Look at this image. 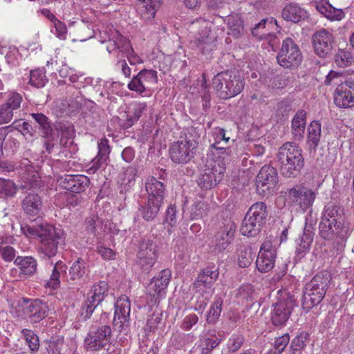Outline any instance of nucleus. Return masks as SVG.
Returning a JSON list of instances; mask_svg holds the SVG:
<instances>
[{
    "mask_svg": "<svg viewBox=\"0 0 354 354\" xmlns=\"http://www.w3.org/2000/svg\"><path fill=\"white\" fill-rule=\"evenodd\" d=\"M147 198L164 204L166 197V185L153 176H149L145 182Z\"/></svg>",
    "mask_w": 354,
    "mask_h": 354,
    "instance_id": "obj_24",
    "label": "nucleus"
},
{
    "mask_svg": "<svg viewBox=\"0 0 354 354\" xmlns=\"http://www.w3.org/2000/svg\"><path fill=\"white\" fill-rule=\"evenodd\" d=\"M22 209L29 216H39L43 203L40 196L36 193H28L21 203Z\"/></svg>",
    "mask_w": 354,
    "mask_h": 354,
    "instance_id": "obj_26",
    "label": "nucleus"
},
{
    "mask_svg": "<svg viewBox=\"0 0 354 354\" xmlns=\"http://www.w3.org/2000/svg\"><path fill=\"white\" fill-rule=\"evenodd\" d=\"M48 225H41L40 226H26L24 228V233L30 236H38L39 239L41 236V233L45 232Z\"/></svg>",
    "mask_w": 354,
    "mask_h": 354,
    "instance_id": "obj_61",
    "label": "nucleus"
},
{
    "mask_svg": "<svg viewBox=\"0 0 354 354\" xmlns=\"http://www.w3.org/2000/svg\"><path fill=\"white\" fill-rule=\"evenodd\" d=\"M309 337V334L306 331L301 332L290 343V354H300L301 351L306 346L305 342Z\"/></svg>",
    "mask_w": 354,
    "mask_h": 354,
    "instance_id": "obj_50",
    "label": "nucleus"
},
{
    "mask_svg": "<svg viewBox=\"0 0 354 354\" xmlns=\"http://www.w3.org/2000/svg\"><path fill=\"white\" fill-rule=\"evenodd\" d=\"M98 153L96 157L92 160V166L89 171L95 173L97 170L104 167L109 160L111 147L107 138H103L97 142Z\"/></svg>",
    "mask_w": 354,
    "mask_h": 354,
    "instance_id": "obj_25",
    "label": "nucleus"
},
{
    "mask_svg": "<svg viewBox=\"0 0 354 354\" xmlns=\"http://www.w3.org/2000/svg\"><path fill=\"white\" fill-rule=\"evenodd\" d=\"M228 35L238 38L243 32V24L239 15H231L227 17Z\"/></svg>",
    "mask_w": 354,
    "mask_h": 354,
    "instance_id": "obj_42",
    "label": "nucleus"
},
{
    "mask_svg": "<svg viewBox=\"0 0 354 354\" xmlns=\"http://www.w3.org/2000/svg\"><path fill=\"white\" fill-rule=\"evenodd\" d=\"M321 124L318 121H313L308 127V141L311 147L315 149L319 142L321 138Z\"/></svg>",
    "mask_w": 354,
    "mask_h": 354,
    "instance_id": "obj_43",
    "label": "nucleus"
},
{
    "mask_svg": "<svg viewBox=\"0 0 354 354\" xmlns=\"http://www.w3.org/2000/svg\"><path fill=\"white\" fill-rule=\"evenodd\" d=\"M212 153L214 156H217L222 158L220 162H224L225 160H230V158L236 154L235 149L231 147H225L220 145V141H215L209 146Z\"/></svg>",
    "mask_w": 354,
    "mask_h": 354,
    "instance_id": "obj_40",
    "label": "nucleus"
},
{
    "mask_svg": "<svg viewBox=\"0 0 354 354\" xmlns=\"http://www.w3.org/2000/svg\"><path fill=\"white\" fill-rule=\"evenodd\" d=\"M281 15L286 21L298 23L306 17V12L297 4L289 3L283 8Z\"/></svg>",
    "mask_w": 354,
    "mask_h": 354,
    "instance_id": "obj_33",
    "label": "nucleus"
},
{
    "mask_svg": "<svg viewBox=\"0 0 354 354\" xmlns=\"http://www.w3.org/2000/svg\"><path fill=\"white\" fill-rule=\"evenodd\" d=\"M330 280V273L327 271H322L306 284L302 302L304 308H312L322 301L328 288Z\"/></svg>",
    "mask_w": 354,
    "mask_h": 354,
    "instance_id": "obj_3",
    "label": "nucleus"
},
{
    "mask_svg": "<svg viewBox=\"0 0 354 354\" xmlns=\"http://www.w3.org/2000/svg\"><path fill=\"white\" fill-rule=\"evenodd\" d=\"M136 264L143 272L148 273L158 257L157 244L152 240L144 239L139 243Z\"/></svg>",
    "mask_w": 354,
    "mask_h": 354,
    "instance_id": "obj_9",
    "label": "nucleus"
},
{
    "mask_svg": "<svg viewBox=\"0 0 354 354\" xmlns=\"http://www.w3.org/2000/svg\"><path fill=\"white\" fill-rule=\"evenodd\" d=\"M198 322V317L196 314H189L183 319L180 324V328L183 330L189 331L197 324Z\"/></svg>",
    "mask_w": 354,
    "mask_h": 354,
    "instance_id": "obj_58",
    "label": "nucleus"
},
{
    "mask_svg": "<svg viewBox=\"0 0 354 354\" xmlns=\"http://www.w3.org/2000/svg\"><path fill=\"white\" fill-rule=\"evenodd\" d=\"M316 8L320 14L330 21H340L345 17L343 10L333 7L327 1L317 3Z\"/></svg>",
    "mask_w": 354,
    "mask_h": 354,
    "instance_id": "obj_31",
    "label": "nucleus"
},
{
    "mask_svg": "<svg viewBox=\"0 0 354 354\" xmlns=\"http://www.w3.org/2000/svg\"><path fill=\"white\" fill-rule=\"evenodd\" d=\"M290 342L288 333L276 337L272 343V348L270 352L271 354H281Z\"/></svg>",
    "mask_w": 354,
    "mask_h": 354,
    "instance_id": "obj_52",
    "label": "nucleus"
},
{
    "mask_svg": "<svg viewBox=\"0 0 354 354\" xmlns=\"http://www.w3.org/2000/svg\"><path fill=\"white\" fill-rule=\"evenodd\" d=\"M268 216L266 204L257 202L252 205L242 221L241 232L248 237L257 236L265 225Z\"/></svg>",
    "mask_w": 354,
    "mask_h": 354,
    "instance_id": "obj_4",
    "label": "nucleus"
},
{
    "mask_svg": "<svg viewBox=\"0 0 354 354\" xmlns=\"http://www.w3.org/2000/svg\"><path fill=\"white\" fill-rule=\"evenodd\" d=\"M315 53L320 57H325L333 49V36L326 29L316 31L312 37Z\"/></svg>",
    "mask_w": 354,
    "mask_h": 354,
    "instance_id": "obj_18",
    "label": "nucleus"
},
{
    "mask_svg": "<svg viewBox=\"0 0 354 354\" xmlns=\"http://www.w3.org/2000/svg\"><path fill=\"white\" fill-rule=\"evenodd\" d=\"M322 218L335 222L339 225H344V209L335 204H328L325 206Z\"/></svg>",
    "mask_w": 354,
    "mask_h": 354,
    "instance_id": "obj_35",
    "label": "nucleus"
},
{
    "mask_svg": "<svg viewBox=\"0 0 354 354\" xmlns=\"http://www.w3.org/2000/svg\"><path fill=\"white\" fill-rule=\"evenodd\" d=\"M160 5V0H138L136 8L141 18L149 21L154 18Z\"/></svg>",
    "mask_w": 354,
    "mask_h": 354,
    "instance_id": "obj_28",
    "label": "nucleus"
},
{
    "mask_svg": "<svg viewBox=\"0 0 354 354\" xmlns=\"http://www.w3.org/2000/svg\"><path fill=\"white\" fill-rule=\"evenodd\" d=\"M113 45L116 49L118 50V58H120V54L121 53V57H122L127 53H133V47L130 43V41L125 37L118 33L113 37Z\"/></svg>",
    "mask_w": 354,
    "mask_h": 354,
    "instance_id": "obj_44",
    "label": "nucleus"
},
{
    "mask_svg": "<svg viewBox=\"0 0 354 354\" xmlns=\"http://www.w3.org/2000/svg\"><path fill=\"white\" fill-rule=\"evenodd\" d=\"M86 272V261L82 258H78L72 264L68 273L66 274V280L72 286L80 284Z\"/></svg>",
    "mask_w": 354,
    "mask_h": 354,
    "instance_id": "obj_27",
    "label": "nucleus"
},
{
    "mask_svg": "<svg viewBox=\"0 0 354 354\" xmlns=\"http://www.w3.org/2000/svg\"><path fill=\"white\" fill-rule=\"evenodd\" d=\"M17 191V187L13 181L0 178V198L13 197Z\"/></svg>",
    "mask_w": 354,
    "mask_h": 354,
    "instance_id": "obj_49",
    "label": "nucleus"
},
{
    "mask_svg": "<svg viewBox=\"0 0 354 354\" xmlns=\"http://www.w3.org/2000/svg\"><path fill=\"white\" fill-rule=\"evenodd\" d=\"M219 276L218 268L215 266H207L203 269L194 283V288L196 291H204V288H211Z\"/></svg>",
    "mask_w": 354,
    "mask_h": 354,
    "instance_id": "obj_23",
    "label": "nucleus"
},
{
    "mask_svg": "<svg viewBox=\"0 0 354 354\" xmlns=\"http://www.w3.org/2000/svg\"><path fill=\"white\" fill-rule=\"evenodd\" d=\"M29 348L32 351H37L39 347V341L37 335L31 330L23 329L21 331Z\"/></svg>",
    "mask_w": 354,
    "mask_h": 354,
    "instance_id": "obj_54",
    "label": "nucleus"
},
{
    "mask_svg": "<svg viewBox=\"0 0 354 354\" xmlns=\"http://www.w3.org/2000/svg\"><path fill=\"white\" fill-rule=\"evenodd\" d=\"M306 122V112L299 110L292 120V133L295 140H301L304 138Z\"/></svg>",
    "mask_w": 354,
    "mask_h": 354,
    "instance_id": "obj_32",
    "label": "nucleus"
},
{
    "mask_svg": "<svg viewBox=\"0 0 354 354\" xmlns=\"http://www.w3.org/2000/svg\"><path fill=\"white\" fill-rule=\"evenodd\" d=\"M236 225L231 221L221 227L215 235L214 250L221 252L225 250L234 239Z\"/></svg>",
    "mask_w": 354,
    "mask_h": 354,
    "instance_id": "obj_21",
    "label": "nucleus"
},
{
    "mask_svg": "<svg viewBox=\"0 0 354 354\" xmlns=\"http://www.w3.org/2000/svg\"><path fill=\"white\" fill-rule=\"evenodd\" d=\"M108 283L106 281H101L99 283L93 285L91 290L87 295V297L93 298V300L100 304L108 295Z\"/></svg>",
    "mask_w": 354,
    "mask_h": 354,
    "instance_id": "obj_37",
    "label": "nucleus"
},
{
    "mask_svg": "<svg viewBox=\"0 0 354 354\" xmlns=\"http://www.w3.org/2000/svg\"><path fill=\"white\" fill-rule=\"evenodd\" d=\"M190 29L194 32L197 33L196 39L198 41V46L206 45L207 50H212L214 46L213 38L209 37L210 22L203 18H198L193 21ZM204 53L205 47H200Z\"/></svg>",
    "mask_w": 354,
    "mask_h": 354,
    "instance_id": "obj_19",
    "label": "nucleus"
},
{
    "mask_svg": "<svg viewBox=\"0 0 354 354\" xmlns=\"http://www.w3.org/2000/svg\"><path fill=\"white\" fill-rule=\"evenodd\" d=\"M225 171L223 162H216L214 160H207L201 167L197 179L198 185L204 189H210L223 179Z\"/></svg>",
    "mask_w": 354,
    "mask_h": 354,
    "instance_id": "obj_6",
    "label": "nucleus"
},
{
    "mask_svg": "<svg viewBox=\"0 0 354 354\" xmlns=\"http://www.w3.org/2000/svg\"><path fill=\"white\" fill-rule=\"evenodd\" d=\"M319 235L325 240H333L337 243L347 239L350 230L345 225H339L326 219H321L319 225Z\"/></svg>",
    "mask_w": 354,
    "mask_h": 354,
    "instance_id": "obj_15",
    "label": "nucleus"
},
{
    "mask_svg": "<svg viewBox=\"0 0 354 354\" xmlns=\"http://www.w3.org/2000/svg\"><path fill=\"white\" fill-rule=\"evenodd\" d=\"M171 279V271L162 270L157 277H153L147 287V291L152 297H161L165 294Z\"/></svg>",
    "mask_w": 354,
    "mask_h": 354,
    "instance_id": "obj_22",
    "label": "nucleus"
},
{
    "mask_svg": "<svg viewBox=\"0 0 354 354\" xmlns=\"http://www.w3.org/2000/svg\"><path fill=\"white\" fill-rule=\"evenodd\" d=\"M223 299L216 297L214 301L206 315V321L209 324H214L220 317L222 310Z\"/></svg>",
    "mask_w": 354,
    "mask_h": 354,
    "instance_id": "obj_45",
    "label": "nucleus"
},
{
    "mask_svg": "<svg viewBox=\"0 0 354 354\" xmlns=\"http://www.w3.org/2000/svg\"><path fill=\"white\" fill-rule=\"evenodd\" d=\"M22 96L18 93H12L5 103L9 108L16 111L20 108Z\"/></svg>",
    "mask_w": 354,
    "mask_h": 354,
    "instance_id": "obj_59",
    "label": "nucleus"
},
{
    "mask_svg": "<svg viewBox=\"0 0 354 354\" xmlns=\"http://www.w3.org/2000/svg\"><path fill=\"white\" fill-rule=\"evenodd\" d=\"M15 114V111L9 108L5 104L0 107V124L8 123L11 121Z\"/></svg>",
    "mask_w": 354,
    "mask_h": 354,
    "instance_id": "obj_60",
    "label": "nucleus"
},
{
    "mask_svg": "<svg viewBox=\"0 0 354 354\" xmlns=\"http://www.w3.org/2000/svg\"><path fill=\"white\" fill-rule=\"evenodd\" d=\"M286 194L289 201L303 211L313 205L317 196L316 192L311 189L301 185L288 189Z\"/></svg>",
    "mask_w": 354,
    "mask_h": 354,
    "instance_id": "obj_14",
    "label": "nucleus"
},
{
    "mask_svg": "<svg viewBox=\"0 0 354 354\" xmlns=\"http://www.w3.org/2000/svg\"><path fill=\"white\" fill-rule=\"evenodd\" d=\"M66 267L64 265L57 263L52 270L50 279L47 281L46 286L47 287L57 289L60 284V272H66Z\"/></svg>",
    "mask_w": 354,
    "mask_h": 354,
    "instance_id": "obj_51",
    "label": "nucleus"
},
{
    "mask_svg": "<svg viewBox=\"0 0 354 354\" xmlns=\"http://www.w3.org/2000/svg\"><path fill=\"white\" fill-rule=\"evenodd\" d=\"M158 82L157 71L152 69H142L133 76L127 85L130 91L139 94L153 89Z\"/></svg>",
    "mask_w": 354,
    "mask_h": 354,
    "instance_id": "obj_13",
    "label": "nucleus"
},
{
    "mask_svg": "<svg viewBox=\"0 0 354 354\" xmlns=\"http://www.w3.org/2000/svg\"><path fill=\"white\" fill-rule=\"evenodd\" d=\"M163 204L147 198L138 208L142 218L146 221H151L157 217Z\"/></svg>",
    "mask_w": 354,
    "mask_h": 354,
    "instance_id": "obj_29",
    "label": "nucleus"
},
{
    "mask_svg": "<svg viewBox=\"0 0 354 354\" xmlns=\"http://www.w3.org/2000/svg\"><path fill=\"white\" fill-rule=\"evenodd\" d=\"M22 312L24 316L29 319L31 323H38L47 316L48 306L41 300H28L23 299L21 304Z\"/></svg>",
    "mask_w": 354,
    "mask_h": 354,
    "instance_id": "obj_16",
    "label": "nucleus"
},
{
    "mask_svg": "<svg viewBox=\"0 0 354 354\" xmlns=\"http://www.w3.org/2000/svg\"><path fill=\"white\" fill-rule=\"evenodd\" d=\"M103 221L97 214H91L84 221L85 231L88 234L97 237L102 232Z\"/></svg>",
    "mask_w": 354,
    "mask_h": 354,
    "instance_id": "obj_36",
    "label": "nucleus"
},
{
    "mask_svg": "<svg viewBox=\"0 0 354 354\" xmlns=\"http://www.w3.org/2000/svg\"><path fill=\"white\" fill-rule=\"evenodd\" d=\"M245 338L241 334H233L227 340V348L230 353L237 352L244 344Z\"/></svg>",
    "mask_w": 354,
    "mask_h": 354,
    "instance_id": "obj_53",
    "label": "nucleus"
},
{
    "mask_svg": "<svg viewBox=\"0 0 354 354\" xmlns=\"http://www.w3.org/2000/svg\"><path fill=\"white\" fill-rule=\"evenodd\" d=\"M131 305L126 296L118 298L115 304L113 326L119 331L126 330L129 326Z\"/></svg>",
    "mask_w": 354,
    "mask_h": 354,
    "instance_id": "obj_17",
    "label": "nucleus"
},
{
    "mask_svg": "<svg viewBox=\"0 0 354 354\" xmlns=\"http://www.w3.org/2000/svg\"><path fill=\"white\" fill-rule=\"evenodd\" d=\"M275 258L274 253L258 254L255 263L257 270L262 273L270 271L274 266Z\"/></svg>",
    "mask_w": 354,
    "mask_h": 354,
    "instance_id": "obj_38",
    "label": "nucleus"
},
{
    "mask_svg": "<svg viewBox=\"0 0 354 354\" xmlns=\"http://www.w3.org/2000/svg\"><path fill=\"white\" fill-rule=\"evenodd\" d=\"M353 61L351 53L345 50H339L335 56V62L339 67H346Z\"/></svg>",
    "mask_w": 354,
    "mask_h": 354,
    "instance_id": "obj_55",
    "label": "nucleus"
},
{
    "mask_svg": "<svg viewBox=\"0 0 354 354\" xmlns=\"http://www.w3.org/2000/svg\"><path fill=\"white\" fill-rule=\"evenodd\" d=\"M296 301L292 295L285 292L281 295L278 301L272 305L271 313L272 323L277 326H281L286 324L290 318Z\"/></svg>",
    "mask_w": 354,
    "mask_h": 354,
    "instance_id": "obj_8",
    "label": "nucleus"
},
{
    "mask_svg": "<svg viewBox=\"0 0 354 354\" xmlns=\"http://www.w3.org/2000/svg\"><path fill=\"white\" fill-rule=\"evenodd\" d=\"M301 153V149L293 142H286L279 149L277 161L285 177H296L300 174L304 165Z\"/></svg>",
    "mask_w": 354,
    "mask_h": 354,
    "instance_id": "obj_1",
    "label": "nucleus"
},
{
    "mask_svg": "<svg viewBox=\"0 0 354 354\" xmlns=\"http://www.w3.org/2000/svg\"><path fill=\"white\" fill-rule=\"evenodd\" d=\"M277 60L281 66L286 68L297 67L301 62V51L291 38H286L283 41Z\"/></svg>",
    "mask_w": 354,
    "mask_h": 354,
    "instance_id": "obj_10",
    "label": "nucleus"
},
{
    "mask_svg": "<svg viewBox=\"0 0 354 354\" xmlns=\"http://www.w3.org/2000/svg\"><path fill=\"white\" fill-rule=\"evenodd\" d=\"M197 147L196 137L187 130L180 135L178 141L171 144L170 158L176 164H186L194 157Z\"/></svg>",
    "mask_w": 354,
    "mask_h": 354,
    "instance_id": "obj_5",
    "label": "nucleus"
},
{
    "mask_svg": "<svg viewBox=\"0 0 354 354\" xmlns=\"http://www.w3.org/2000/svg\"><path fill=\"white\" fill-rule=\"evenodd\" d=\"M30 115L37 124V128L41 131V136L45 139L51 138L53 135V127L50 119L42 113H32Z\"/></svg>",
    "mask_w": 354,
    "mask_h": 354,
    "instance_id": "obj_30",
    "label": "nucleus"
},
{
    "mask_svg": "<svg viewBox=\"0 0 354 354\" xmlns=\"http://www.w3.org/2000/svg\"><path fill=\"white\" fill-rule=\"evenodd\" d=\"M99 305L100 304L93 300V298L87 297L81 306V310L77 316L79 322H86L89 319Z\"/></svg>",
    "mask_w": 354,
    "mask_h": 354,
    "instance_id": "obj_41",
    "label": "nucleus"
},
{
    "mask_svg": "<svg viewBox=\"0 0 354 354\" xmlns=\"http://www.w3.org/2000/svg\"><path fill=\"white\" fill-rule=\"evenodd\" d=\"M212 85L221 99L227 100L239 94L245 86V79L239 70L218 73L212 80Z\"/></svg>",
    "mask_w": 354,
    "mask_h": 354,
    "instance_id": "obj_2",
    "label": "nucleus"
},
{
    "mask_svg": "<svg viewBox=\"0 0 354 354\" xmlns=\"http://www.w3.org/2000/svg\"><path fill=\"white\" fill-rule=\"evenodd\" d=\"M64 241V232L62 229L56 228L52 225H47V228L40 237V251L45 256L51 257L57 253L58 247Z\"/></svg>",
    "mask_w": 354,
    "mask_h": 354,
    "instance_id": "obj_12",
    "label": "nucleus"
},
{
    "mask_svg": "<svg viewBox=\"0 0 354 354\" xmlns=\"http://www.w3.org/2000/svg\"><path fill=\"white\" fill-rule=\"evenodd\" d=\"M344 75L341 73H337L330 71L328 75L326 77L324 84L327 86H337L343 84Z\"/></svg>",
    "mask_w": 354,
    "mask_h": 354,
    "instance_id": "obj_56",
    "label": "nucleus"
},
{
    "mask_svg": "<svg viewBox=\"0 0 354 354\" xmlns=\"http://www.w3.org/2000/svg\"><path fill=\"white\" fill-rule=\"evenodd\" d=\"M15 263L19 266L21 272L26 276H31L37 270V261L32 257H18L15 260Z\"/></svg>",
    "mask_w": 354,
    "mask_h": 354,
    "instance_id": "obj_39",
    "label": "nucleus"
},
{
    "mask_svg": "<svg viewBox=\"0 0 354 354\" xmlns=\"http://www.w3.org/2000/svg\"><path fill=\"white\" fill-rule=\"evenodd\" d=\"M255 257V253L250 246L241 248L238 254V265L241 268L250 266Z\"/></svg>",
    "mask_w": 354,
    "mask_h": 354,
    "instance_id": "obj_47",
    "label": "nucleus"
},
{
    "mask_svg": "<svg viewBox=\"0 0 354 354\" xmlns=\"http://www.w3.org/2000/svg\"><path fill=\"white\" fill-rule=\"evenodd\" d=\"M58 181L62 188L76 194L85 191L90 183L89 178L84 175H66Z\"/></svg>",
    "mask_w": 354,
    "mask_h": 354,
    "instance_id": "obj_20",
    "label": "nucleus"
},
{
    "mask_svg": "<svg viewBox=\"0 0 354 354\" xmlns=\"http://www.w3.org/2000/svg\"><path fill=\"white\" fill-rule=\"evenodd\" d=\"M291 110V103L287 100H281L277 104V111L282 116L287 115Z\"/></svg>",
    "mask_w": 354,
    "mask_h": 354,
    "instance_id": "obj_64",
    "label": "nucleus"
},
{
    "mask_svg": "<svg viewBox=\"0 0 354 354\" xmlns=\"http://www.w3.org/2000/svg\"><path fill=\"white\" fill-rule=\"evenodd\" d=\"M165 221L171 226L176 225V207L174 205H170L166 212Z\"/></svg>",
    "mask_w": 354,
    "mask_h": 354,
    "instance_id": "obj_63",
    "label": "nucleus"
},
{
    "mask_svg": "<svg viewBox=\"0 0 354 354\" xmlns=\"http://www.w3.org/2000/svg\"><path fill=\"white\" fill-rule=\"evenodd\" d=\"M335 104L341 108H347L354 106V95L351 91H347L346 86L337 87L334 95Z\"/></svg>",
    "mask_w": 354,
    "mask_h": 354,
    "instance_id": "obj_34",
    "label": "nucleus"
},
{
    "mask_svg": "<svg viewBox=\"0 0 354 354\" xmlns=\"http://www.w3.org/2000/svg\"><path fill=\"white\" fill-rule=\"evenodd\" d=\"M111 337V329L109 325H92L84 342L87 349L95 351L109 345Z\"/></svg>",
    "mask_w": 354,
    "mask_h": 354,
    "instance_id": "obj_11",
    "label": "nucleus"
},
{
    "mask_svg": "<svg viewBox=\"0 0 354 354\" xmlns=\"http://www.w3.org/2000/svg\"><path fill=\"white\" fill-rule=\"evenodd\" d=\"M44 68L32 70L30 72L29 84L36 88H43L48 82Z\"/></svg>",
    "mask_w": 354,
    "mask_h": 354,
    "instance_id": "obj_46",
    "label": "nucleus"
},
{
    "mask_svg": "<svg viewBox=\"0 0 354 354\" xmlns=\"http://www.w3.org/2000/svg\"><path fill=\"white\" fill-rule=\"evenodd\" d=\"M278 182L277 169L270 165L263 166L256 178L257 193L263 198H268L276 192Z\"/></svg>",
    "mask_w": 354,
    "mask_h": 354,
    "instance_id": "obj_7",
    "label": "nucleus"
},
{
    "mask_svg": "<svg viewBox=\"0 0 354 354\" xmlns=\"http://www.w3.org/2000/svg\"><path fill=\"white\" fill-rule=\"evenodd\" d=\"M204 346L202 348L203 354H210L212 351L217 347L221 342V339L218 337L211 339L209 337H204L203 341Z\"/></svg>",
    "mask_w": 354,
    "mask_h": 354,
    "instance_id": "obj_57",
    "label": "nucleus"
},
{
    "mask_svg": "<svg viewBox=\"0 0 354 354\" xmlns=\"http://www.w3.org/2000/svg\"><path fill=\"white\" fill-rule=\"evenodd\" d=\"M12 128L19 131L24 136L32 138L35 136L36 131L28 122L23 120H15L12 124L6 127Z\"/></svg>",
    "mask_w": 354,
    "mask_h": 354,
    "instance_id": "obj_48",
    "label": "nucleus"
},
{
    "mask_svg": "<svg viewBox=\"0 0 354 354\" xmlns=\"http://www.w3.org/2000/svg\"><path fill=\"white\" fill-rule=\"evenodd\" d=\"M311 243L312 242L304 240L303 238H301L300 242L297 244L296 248V253L299 258L303 257L308 252Z\"/></svg>",
    "mask_w": 354,
    "mask_h": 354,
    "instance_id": "obj_62",
    "label": "nucleus"
}]
</instances>
